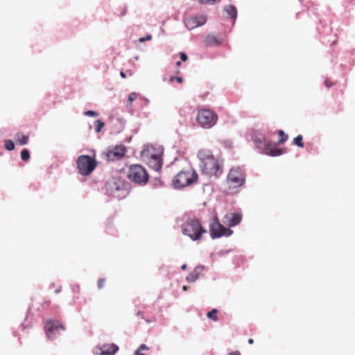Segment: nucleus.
Returning <instances> with one entry per match:
<instances>
[{
    "mask_svg": "<svg viewBox=\"0 0 355 355\" xmlns=\"http://www.w3.org/2000/svg\"><path fill=\"white\" fill-rule=\"evenodd\" d=\"M120 76H121V78H125L126 77V75L125 73L123 72V71H121L120 72Z\"/></svg>",
    "mask_w": 355,
    "mask_h": 355,
    "instance_id": "f704fd0d",
    "label": "nucleus"
},
{
    "mask_svg": "<svg viewBox=\"0 0 355 355\" xmlns=\"http://www.w3.org/2000/svg\"><path fill=\"white\" fill-rule=\"evenodd\" d=\"M151 39H152V36L148 35H147L145 37H140L139 39V42H144L147 41V40H150Z\"/></svg>",
    "mask_w": 355,
    "mask_h": 355,
    "instance_id": "7c9ffc66",
    "label": "nucleus"
},
{
    "mask_svg": "<svg viewBox=\"0 0 355 355\" xmlns=\"http://www.w3.org/2000/svg\"><path fill=\"white\" fill-rule=\"evenodd\" d=\"M206 46H219L221 42L214 35H208L204 40Z\"/></svg>",
    "mask_w": 355,
    "mask_h": 355,
    "instance_id": "f3484780",
    "label": "nucleus"
},
{
    "mask_svg": "<svg viewBox=\"0 0 355 355\" xmlns=\"http://www.w3.org/2000/svg\"><path fill=\"white\" fill-rule=\"evenodd\" d=\"M207 21V17L204 15L190 17L184 19V24L189 30H192L204 25Z\"/></svg>",
    "mask_w": 355,
    "mask_h": 355,
    "instance_id": "9b49d317",
    "label": "nucleus"
},
{
    "mask_svg": "<svg viewBox=\"0 0 355 355\" xmlns=\"http://www.w3.org/2000/svg\"><path fill=\"white\" fill-rule=\"evenodd\" d=\"M176 64H177L178 66H180L181 62H180V61H178V62H177Z\"/></svg>",
    "mask_w": 355,
    "mask_h": 355,
    "instance_id": "58836bf2",
    "label": "nucleus"
},
{
    "mask_svg": "<svg viewBox=\"0 0 355 355\" xmlns=\"http://www.w3.org/2000/svg\"><path fill=\"white\" fill-rule=\"evenodd\" d=\"M233 231L225 227L217 218L210 225V235L212 239L220 238L221 236H230Z\"/></svg>",
    "mask_w": 355,
    "mask_h": 355,
    "instance_id": "1a4fd4ad",
    "label": "nucleus"
},
{
    "mask_svg": "<svg viewBox=\"0 0 355 355\" xmlns=\"http://www.w3.org/2000/svg\"><path fill=\"white\" fill-rule=\"evenodd\" d=\"M248 343L250 344V345L253 344L254 343V340L252 338H250L248 340Z\"/></svg>",
    "mask_w": 355,
    "mask_h": 355,
    "instance_id": "c9c22d12",
    "label": "nucleus"
},
{
    "mask_svg": "<svg viewBox=\"0 0 355 355\" xmlns=\"http://www.w3.org/2000/svg\"><path fill=\"white\" fill-rule=\"evenodd\" d=\"M202 270H203V266H197L196 268H195V269L187 275V282H196L198 279V277L200 275V272H202Z\"/></svg>",
    "mask_w": 355,
    "mask_h": 355,
    "instance_id": "dca6fc26",
    "label": "nucleus"
},
{
    "mask_svg": "<svg viewBox=\"0 0 355 355\" xmlns=\"http://www.w3.org/2000/svg\"><path fill=\"white\" fill-rule=\"evenodd\" d=\"M15 139L17 144L20 145H26L28 141V136L22 134L21 132H17L15 135Z\"/></svg>",
    "mask_w": 355,
    "mask_h": 355,
    "instance_id": "a211bd4d",
    "label": "nucleus"
},
{
    "mask_svg": "<svg viewBox=\"0 0 355 355\" xmlns=\"http://www.w3.org/2000/svg\"><path fill=\"white\" fill-rule=\"evenodd\" d=\"M218 121V115L216 112L209 109L202 107L198 108L196 121L203 128L213 127Z\"/></svg>",
    "mask_w": 355,
    "mask_h": 355,
    "instance_id": "39448f33",
    "label": "nucleus"
},
{
    "mask_svg": "<svg viewBox=\"0 0 355 355\" xmlns=\"http://www.w3.org/2000/svg\"><path fill=\"white\" fill-rule=\"evenodd\" d=\"M96 160L89 155H80L77 159V168L80 174L89 175L96 167Z\"/></svg>",
    "mask_w": 355,
    "mask_h": 355,
    "instance_id": "0eeeda50",
    "label": "nucleus"
},
{
    "mask_svg": "<svg viewBox=\"0 0 355 355\" xmlns=\"http://www.w3.org/2000/svg\"><path fill=\"white\" fill-rule=\"evenodd\" d=\"M202 173L209 177H218L223 173V164L209 150L202 149L198 153Z\"/></svg>",
    "mask_w": 355,
    "mask_h": 355,
    "instance_id": "f257e3e1",
    "label": "nucleus"
},
{
    "mask_svg": "<svg viewBox=\"0 0 355 355\" xmlns=\"http://www.w3.org/2000/svg\"><path fill=\"white\" fill-rule=\"evenodd\" d=\"M149 348L145 345L141 344L139 347L135 352L134 355H145L142 351H147Z\"/></svg>",
    "mask_w": 355,
    "mask_h": 355,
    "instance_id": "4be33fe9",
    "label": "nucleus"
},
{
    "mask_svg": "<svg viewBox=\"0 0 355 355\" xmlns=\"http://www.w3.org/2000/svg\"><path fill=\"white\" fill-rule=\"evenodd\" d=\"M263 150L266 154L272 156H278L282 153V150L277 148L276 144L265 141Z\"/></svg>",
    "mask_w": 355,
    "mask_h": 355,
    "instance_id": "2eb2a0df",
    "label": "nucleus"
},
{
    "mask_svg": "<svg viewBox=\"0 0 355 355\" xmlns=\"http://www.w3.org/2000/svg\"><path fill=\"white\" fill-rule=\"evenodd\" d=\"M182 232L189 236L193 241L201 239L203 234L206 232L198 218H193L188 219L182 225Z\"/></svg>",
    "mask_w": 355,
    "mask_h": 355,
    "instance_id": "7ed1b4c3",
    "label": "nucleus"
},
{
    "mask_svg": "<svg viewBox=\"0 0 355 355\" xmlns=\"http://www.w3.org/2000/svg\"><path fill=\"white\" fill-rule=\"evenodd\" d=\"M5 148L8 150H12L15 148V144L12 140L8 139L5 141Z\"/></svg>",
    "mask_w": 355,
    "mask_h": 355,
    "instance_id": "a878e982",
    "label": "nucleus"
},
{
    "mask_svg": "<svg viewBox=\"0 0 355 355\" xmlns=\"http://www.w3.org/2000/svg\"><path fill=\"white\" fill-rule=\"evenodd\" d=\"M128 179L138 184H146L149 179L146 170L139 164L131 165L128 170Z\"/></svg>",
    "mask_w": 355,
    "mask_h": 355,
    "instance_id": "423d86ee",
    "label": "nucleus"
},
{
    "mask_svg": "<svg viewBox=\"0 0 355 355\" xmlns=\"http://www.w3.org/2000/svg\"><path fill=\"white\" fill-rule=\"evenodd\" d=\"M106 280L104 278L99 279L97 282V286L98 288H103L104 287Z\"/></svg>",
    "mask_w": 355,
    "mask_h": 355,
    "instance_id": "cd10ccee",
    "label": "nucleus"
},
{
    "mask_svg": "<svg viewBox=\"0 0 355 355\" xmlns=\"http://www.w3.org/2000/svg\"><path fill=\"white\" fill-rule=\"evenodd\" d=\"M218 311L216 309H212L211 311L208 312L207 316V318L211 319L214 321H218L217 317Z\"/></svg>",
    "mask_w": 355,
    "mask_h": 355,
    "instance_id": "5701e85b",
    "label": "nucleus"
},
{
    "mask_svg": "<svg viewBox=\"0 0 355 355\" xmlns=\"http://www.w3.org/2000/svg\"><path fill=\"white\" fill-rule=\"evenodd\" d=\"M21 158L24 162H26L30 159V153L27 149H24L21 150Z\"/></svg>",
    "mask_w": 355,
    "mask_h": 355,
    "instance_id": "b1692460",
    "label": "nucleus"
},
{
    "mask_svg": "<svg viewBox=\"0 0 355 355\" xmlns=\"http://www.w3.org/2000/svg\"><path fill=\"white\" fill-rule=\"evenodd\" d=\"M181 268H182V270H186V268H187V265H186V264H183V265L181 266Z\"/></svg>",
    "mask_w": 355,
    "mask_h": 355,
    "instance_id": "e433bc0d",
    "label": "nucleus"
},
{
    "mask_svg": "<svg viewBox=\"0 0 355 355\" xmlns=\"http://www.w3.org/2000/svg\"><path fill=\"white\" fill-rule=\"evenodd\" d=\"M242 219V215L239 213H228L223 218V223L229 227H234L239 225Z\"/></svg>",
    "mask_w": 355,
    "mask_h": 355,
    "instance_id": "4468645a",
    "label": "nucleus"
},
{
    "mask_svg": "<svg viewBox=\"0 0 355 355\" xmlns=\"http://www.w3.org/2000/svg\"><path fill=\"white\" fill-rule=\"evenodd\" d=\"M198 173L192 168L180 171L173 179L172 184L174 188L182 189L197 182Z\"/></svg>",
    "mask_w": 355,
    "mask_h": 355,
    "instance_id": "f03ea898",
    "label": "nucleus"
},
{
    "mask_svg": "<svg viewBox=\"0 0 355 355\" xmlns=\"http://www.w3.org/2000/svg\"><path fill=\"white\" fill-rule=\"evenodd\" d=\"M44 329L47 337L50 339L55 338L56 332L64 330V326L59 321L52 320L46 322Z\"/></svg>",
    "mask_w": 355,
    "mask_h": 355,
    "instance_id": "9d476101",
    "label": "nucleus"
},
{
    "mask_svg": "<svg viewBox=\"0 0 355 355\" xmlns=\"http://www.w3.org/2000/svg\"><path fill=\"white\" fill-rule=\"evenodd\" d=\"M138 94L135 92L130 93L128 96V102L132 103L137 98Z\"/></svg>",
    "mask_w": 355,
    "mask_h": 355,
    "instance_id": "bb28decb",
    "label": "nucleus"
},
{
    "mask_svg": "<svg viewBox=\"0 0 355 355\" xmlns=\"http://www.w3.org/2000/svg\"><path fill=\"white\" fill-rule=\"evenodd\" d=\"M227 355H241V354L239 351H234L230 352Z\"/></svg>",
    "mask_w": 355,
    "mask_h": 355,
    "instance_id": "72a5a7b5",
    "label": "nucleus"
},
{
    "mask_svg": "<svg viewBox=\"0 0 355 355\" xmlns=\"http://www.w3.org/2000/svg\"><path fill=\"white\" fill-rule=\"evenodd\" d=\"M126 148L123 145L116 146L106 153L107 161H115L123 158L126 153Z\"/></svg>",
    "mask_w": 355,
    "mask_h": 355,
    "instance_id": "f8f14e48",
    "label": "nucleus"
},
{
    "mask_svg": "<svg viewBox=\"0 0 355 355\" xmlns=\"http://www.w3.org/2000/svg\"><path fill=\"white\" fill-rule=\"evenodd\" d=\"M225 10L232 17L235 19L237 15V10L236 7L232 5H229L225 7Z\"/></svg>",
    "mask_w": 355,
    "mask_h": 355,
    "instance_id": "6ab92c4d",
    "label": "nucleus"
},
{
    "mask_svg": "<svg viewBox=\"0 0 355 355\" xmlns=\"http://www.w3.org/2000/svg\"><path fill=\"white\" fill-rule=\"evenodd\" d=\"M170 80L171 81L175 80L178 83H182V78L181 77H178V76H171V78H170Z\"/></svg>",
    "mask_w": 355,
    "mask_h": 355,
    "instance_id": "c756f323",
    "label": "nucleus"
},
{
    "mask_svg": "<svg viewBox=\"0 0 355 355\" xmlns=\"http://www.w3.org/2000/svg\"><path fill=\"white\" fill-rule=\"evenodd\" d=\"M85 114L89 116H97L98 115V112L92 110L87 111Z\"/></svg>",
    "mask_w": 355,
    "mask_h": 355,
    "instance_id": "c85d7f7f",
    "label": "nucleus"
},
{
    "mask_svg": "<svg viewBox=\"0 0 355 355\" xmlns=\"http://www.w3.org/2000/svg\"><path fill=\"white\" fill-rule=\"evenodd\" d=\"M118 349V346L114 344H105L101 347H96L94 354L96 355H113Z\"/></svg>",
    "mask_w": 355,
    "mask_h": 355,
    "instance_id": "ddd939ff",
    "label": "nucleus"
},
{
    "mask_svg": "<svg viewBox=\"0 0 355 355\" xmlns=\"http://www.w3.org/2000/svg\"><path fill=\"white\" fill-rule=\"evenodd\" d=\"M180 59L183 61V62H185L188 59V57L187 55V54L184 52H181L180 53Z\"/></svg>",
    "mask_w": 355,
    "mask_h": 355,
    "instance_id": "2f4dec72",
    "label": "nucleus"
},
{
    "mask_svg": "<svg viewBox=\"0 0 355 355\" xmlns=\"http://www.w3.org/2000/svg\"><path fill=\"white\" fill-rule=\"evenodd\" d=\"M96 125V132H100L102 130V128L104 127L105 123L102 121L98 119L95 121Z\"/></svg>",
    "mask_w": 355,
    "mask_h": 355,
    "instance_id": "393cba45",
    "label": "nucleus"
},
{
    "mask_svg": "<svg viewBox=\"0 0 355 355\" xmlns=\"http://www.w3.org/2000/svg\"><path fill=\"white\" fill-rule=\"evenodd\" d=\"M324 84L326 85L327 87H331L334 83L329 79H326L325 81H324Z\"/></svg>",
    "mask_w": 355,
    "mask_h": 355,
    "instance_id": "473e14b6",
    "label": "nucleus"
},
{
    "mask_svg": "<svg viewBox=\"0 0 355 355\" xmlns=\"http://www.w3.org/2000/svg\"><path fill=\"white\" fill-rule=\"evenodd\" d=\"M182 289L186 291L188 290V287L187 286H183Z\"/></svg>",
    "mask_w": 355,
    "mask_h": 355,
    "instance_id": "4c0bfd02",
    "label": "nucleus"
},
{
    "mask_svg": "<svg viewBox=\"0 0 355 355\" xmlns=\"http://www.w3.org/2000/svg\"><path fill=\"white\" fill-rule=\"evenodd\" d=\"M142 159L153 169L158 171L162 167L160 154L153 146L146 147L141 153Z\"/></svg>",
    "mask_w": 355,
    "mask_h": 355,
    "instance_id": "20e7f679",
    "label": "nucleus"
},
{
    "mask_svg": "<svg viewBox=\"0 0 355 355\" xmlns=\"http://www.w3.org/2000/svg\"><path fill=\"white\" fill-rule=\"evenodd\" d=\"M278 135H279L278 144H282L284 142H285L288 138V135H286L282 130H279L278 131Z\"/></svg>",
    "mask_w": 355,
    "mask_h": 355,
    "instance_id": "aec40b11",
    "label": "nucleus"
},
{
    "mask_svg": "<svg viewBox=\"0 0 355 355\" xmlns=\"http://www.w3.org/2000/svg\"><path fill=\"white\" fill-rule=\"evenodd\" d=\"M245 180L244 173L239 168H232L227 178L229 189H236L241 187Z\"/></svg>",
    "mask_w": 355,
    "mask_h": 355,
    "instance_id": "6e6552de",
    "label": "nucleus"
},
{
    "mask_svg": "<svg viewBox=\"0 0 355 355\" xmlns=\"http://www.w3.org/2000/svg\"><path fill=\"white\" fill-rule=\"evenodd\" d=\"M303 137L301 135H297L293 139V144L300 148H303L304 146V143L302 141Z\"/></svg>",
    "mask_w": 355,
    "mask_h": 355,
    "instance_id": "412c9836",
    "label": "nucleus"
}]
</instances>
